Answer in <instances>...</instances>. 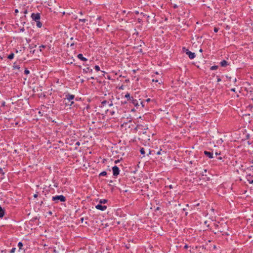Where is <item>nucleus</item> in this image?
<instances>
[{"label":"nucleus","instance_id":"6e6552de","mask_svg":"<svg viewBox=\"0 0 253 253\" xmlns=\"http://www.w3.org/2000/svg\"><path fill=\"white\" fill-rule=\"evenodd\" d=\"M204 154L205 155H206L207 157H208L210 158H212L213 157L212 152H210L205 151Z\"/></svg>","mask_w":253,"mask_h":253},{"label":"nucleus","instance_id":"a19ab883","mask_svg":"<svg viewBox=\"0 0 253 253\" xmlns=\"http://www.w3.org/2000/svg\"><path fill=\"white\" fill-rule=\"evenodd\" d=\"M109 106L110 107H111V106H113V103H112V102H111L109 104Z\"/></svg>","mask_w":253,"mask_h":253},{"label":"nucleus","instance_id":"de8ad7c7","mask_svg":"<svg viewBox=\"0 0 253 253\" xmlns=\"http://www.w3.org/2000/svg\"><path fill=\"white\" fill-rule=\"evenodd\" d=\"M169 188H170V189L172 188V185H170L169 186Z\"/></svg>","mask_w":253,"mask_h":253},{"label":"nucleus","instance_id":"f704fd0d","mask_svg":"<svg viewBox=\"0 0 253 253\" xmlns=\"http://www.w3.org/2000/svg\"><path fill=\"white\" fill-rule=\"evenodd\" d=\"M215 155H216V156H217V155H220V152H219V153H218V152H215Z\"/></svg>","mask_w":253,"mask_h":253},{"label":"nucleus","instance_id":"a878e982","mask_svg":"<svg viewBox=\"0 0 253 253\" xmlns=\"http://www.w3.org/2000/svg\"><path fill=\"white\" fill-rule=\"evenodd\" d=\"M36 45L30 44V45H29V48H30L31 49H32V48H34V47H36Z\"/></svg>","mask_w":253,"mask_h":253},{"label":"nucleus","instance_id":"3c124183","mask_svg":"<svg viewBox=\"0 0 253 253\" xmlns=\"http://www.w3.org/2000/svg\"><path fill=\"white\" fill-rule=\"evenodd\" d=\"M37 196V195L36 194L34 195V197H36Z\"/></svg>","mask_w":253,"mask_h":253},{"label":"nucleus","instance_id":"09e8293b","mask_svg":"<svg viewBox=\"0 0 253 253\" xmlns=\"http://www.w3.org/2000/svg\"><path fill=\"white\" fill-rule=\"evenodd\" d=\"M74 45V43H73L71 44V46H73Z\"/></svg>","mask_w":253,"mask_h":253},{"label":"nucleus","instance_id":"bb28decb","mask_svg":"<svg viewBox=\"0 0 253 253\" xmlns=\"http://www.w3.org/2000/svg\"><path fill=\"white\" fill-rule=\"evenodd\" d=\"M79 21L80 22H85V21H86V19H79Z\"/></svg>","mask_w":253,"mask_h":253},{"label":"nucleus","instance_id":"dca6fc26","mask_svg":"<svg viewBox=\"0 0 253 253\" xmlns=\"http://www.w3.org/2000/svg\"><path fill=\"white\" fill-rule=\"evenodd\" d=\"M218 68V66H212L211 67V70H216Z\"/></svg>","mask_w":253,"mask_h":253},{"label":"nucleus","instance_id":"7c9ffc66","mask_svg":"<svg viewBox=\"0 0 253 253\" xmlns=\"http://www.w3.org/2000/svg\"><path fill=\"white\" fill-rule=\"evenodd\" d=\"M106 103H107V101H106V100H104V101H102V104L103 105L105 104Z\"/></svg>","mask_w":253,"mask_h":253},{"label":"nucleus","instance_id":"4c0bfd02","mask_svg":"<svg viewBox=\"0 0 253 253\" xmlns=\"http://www.w3.org/2000/svg\"><path fill=\"white\" fill-rule=\"evenodd\" d=\"M76 144L79 146L80 145V142L78 141L77 142H76Z\"/></svg>","mask_w":253,"mask_h":253},{"label":"nucleus","instance_id":"c03bdc74","mask_svg":"<svg viewBox=\"0 0 253 253\" xmlns=\"http://www.w3.org/2000/svg\"><path fill=\"white\" fill-rule=\"evenodd\" d=\"M152 81H153V82H158V80H154V79H153V80H152Z\"/></svg>","mask_w":253,"mask_h":253},{"label":"nucleus","instance_id":"f03ea898","mask_svg":"<svg viewBox=\"0 0 253 253\" xmlns=\"http://www.w3.org/2000/svg\"><path fill=\"white\" fill-rule=\"evenodd\" d=\"M52 200L55 202V203H58L59 201L65 202L66 200V197L63 195H57L53 196Z\"/></svg>","mask_w":253,"mask_h":253},{"label":"nucleus","instance_id":"f257e3e1","mask_svg":"<svg viewBox=\"0 0 253 253\" xmlns=\"http://www.w3.org/2000/svg\"><path fill=\"white\" fill-rule=\"evenodd\" d=\"M218 232L222 233V235H227L228 226L226 223H218L216 225Z\"/></svg>","mask_w":253,"mask_h":253},{"label":"nucleus","instance_id":"20e7f679","mask_svg":"<svg viewBox=\"0 0 253 253\" xmlns=\"http://www.w3.org/2000/svg\"><path fill=\"white\" fill-rule=\"evenodd\" d=\"M31 18L36 22L39 21L40 20V14L39 13H32L31 15Z\"/></svg>","mask_w":253,"mask_h":253},{"label":"nucleus","instance_id":"e433bc0d","mask_svg":"<svg viewBox=\"0 0 253 253\" xmlns=\"http://www.w3.org/2000/svg\"><path fill=\"white\" fill-rule=\"evenodd\" d=\"M74 103V102L73 101H72V100L71 101V104H70V105L71 106Z\"/></svg>","mask_w":253,"mask_h":253},{"label":"nucleus","instance_id":"473e14b6","mask_svg":"<svg viewBox=\"0 0 253 253\" xmlns=\"http://www.w3.org/2000/svg\"><path fill=\"white\" fill-rule=\"evenodd\" d=\"M217 159L219 160H221L222 159V158L221 157H217Z\"/></svg>","mask_w":253,"mask_h":253},{"label":"nucleus","instance_id":"aec40b11","mask_svg":"<svg viewBox=\"0 0 253 253\" xmlns=\"http://www.w3.org/2000/svg\"><path fill=\"white\" fill-rule=\"evenodd\" d=\"M22 246H23V244L22 242H20L18 243V247L20 249H21L22 248Z\"/></svg>","mask_w":253,"mask_h":253},{"label":"nucleus","instance_id":"2eb2a0df","mask_svg":"<svg viewBox=\"0 0 253 253\" xmlns=\"http://www.w3.org/2000/svg\"><path fill=\"white\" fill-rule=\"evenodd\" d=\"M37 22V26L39 28H41L42 26V23L39 21H36Z\"/></svg>","mask_w":253,"mask_h":253},{"label":"nucleus","instance_id":"9b49d317","mask_svg":"<svg viewBox=\"0 0 253 253\" xmlns=\"http://www.w3.org/2000/svg\"><path fill=\"white\" fill-rule=\"evenodd\" d=\"M220 64L222 67H226L228 65V62L225 60L221 61Z\"/></svg>","mask_w":253,"mask_h":253},{"label":"nucleus","instance_id":"ea45409f","mask_svg":"<svg viewBox=\"0 0 253 253\" xmlns=\"http://www.w3.org/2000/svg\"><path fill=\"white\" fill-rule=\"evenodd\" d=\"M18 9H15V13H18Z\"/></svg>","mask_w":253,"mask_h":253},{"label":"nucleus","instance_id":"a211bd4d","mask_svg":"<svg viewBox=\"0 0 253 253\" xmlns=\"http://www.w3.org/2000/svg\"><path fill=\"white\" fill-rule=\"evenodd\" d=\"M106 174H107V172L105 171H103L99 174V175L100 176H105V175H106Z\"/></svg>","mask_w":253,"mask_h":253},{"label":"nucleus","instance_id":"b1692460","mask_svg":"<svg viewBox=\"0 0 253 253\" xmlns=\"http://www.w3.org/2000/svg\"><path fill=\"white\" fill-rule=\"evenodd\" d=\"M29 73H30V71L27 69H26L24 71V74L26 75H28Z\"/></svg>","mask_w":253,"mask_h":253},{"label":"nucleus","instance_id":"49530a36","mask_svg":"<svg viewBox=\"0 0 253 253\" xmlns=\"http://www.w3.org/2000/svg\"><path fill=\"white\" fill-rule=\"evenodd\" d=\"M31 52H32V53H34L35 52V50H31L30 51Z\"/></svg>","mask_w":253,"mask_h":253},{"label":"nucleus","instance_id":"f3484780","mask_svg":"<svg viewBox=\"0 0 253 253\" xmlns=\"http://www.w3.org/2000/svg\"><path fill=\"white\" fill-rule=\"evenodd\" d=\"M135 106L137 105V101L133 98V101H130Z\"/></svg>","mask_w":253,"mask_h":253},{"label":"nucleus","instance_id":"ddd939ff","mask_svg":"<svg viewBox=\"0 0 253 253\" xmlns=\"http://www.w3.org/2000/svg\"><path fill=\"white\" fill-rule=\"evenodd\" d=\"M107 200L106 199H101L99 201V203H100V204H105L107 203Z\"/></svg>","mask_w":253,"mask_h":253},{"label":"nucleus","instance_id":"f8f14e48","mask_svg":"<svg viewBox=\"0 0 253 253\" xmlns=\"http://www.w3.org/2000/svg\"><path fill=\"white\" fill-rule=\"evenodd\" d=\"M83 72L84 73H92V69L89 68V67H87L86 68H84L83 69Z\"/></svg>","mask_w":253,"mask_h":253},{"label":"nucleus","instance_id":"c9c22d12","mask_svg":"<svg viewBox=\"0 0 253 253\" xmlns=\"http://www.w3.org/2000/svg\"><path fill=\"white\" fill-rule=\"evenodd\" d=\"M231 90L232 91L235 92V88H233L231 89Z\"/></svg>","mask_w":253,"mask_h":253},{"label":"nucleus","instance_id":"4be33fe9","mask_svg":"<svg viewBox=\"0 0 253 253\" xmlns=\"http://www.w3.org/2000/svg\"><path fill=\"white\" fill-rule=\"evenodd\" d=\"M140 153L141 154L144 155L145 153V150L143 148L140 149Z\"/></svg>","mask_w":253,"mask_h":253},{"label":"nucleus","instance_id":"2f4dec72","mask_svg":"<svg viewBox=\"0 0 253 253\" xmlns=\"http://www.w3.org/2000/svg\"><path fill=\"white\" fill-rule=\"evenodd\" d=\"M214 31L215 32H217V31H218V29H217V28H214Z\"/></svg>","mask_w":253,"mask_h":253},{"label":"nucleus","instance_id":"a18cd8bd","mask_svg":"<svg viewBox=\"0 0 253 253\" xmlns=\"http://www.w3.org/2000/svg\"><path fill=\"white\" fill-rule=\"evenodd\" d=\"M147 102H149L150 101V98H148L147 99H146V100Z\"/></svg>","mask_w":253,"mask_h":253},{"label":"nucleus","instance_id":"58836bf2","mask_svg":"<svg viewBox=\"0 0 253 253\" xmlns=\"http://www.w3.org/2000/svg\"><path fill=\"white\" fill-rule=\"evenodd\" d=\"M249 182H250V183H253V180H249Z\"/></svg>","mask_w":253,"mask_h":253},{"label":"nucleus","instance_id":"1a4fd4ad","mask_svg":"<svg viewBox=\"0 0 253 253\" xmlns=\"http://www.w3.org/2000/svg\"><path fill=\"white\" fill-rule=\"evenodd\" d=\"M77 57L79 59H80L82 61H86L87 60V59L86 58L84 57L83 54L81 53L79 54Z\"/></svg>","mask_w":253,"mask_h":253},{"label":"nucleus","instance_id":"79ce46f5","mask_svg":"<svg viewBox=\"0 0 253 253\" xmlns=\"http://www.w3.org/2000/svg\"><path fill=\"white\" fill-rule=\"evenodd\" d=\"M24 14H26V13H27V9H26V10H24Z\"/></svg>","mask_w":253,"mask_h":253},{"label":"nucleus","instance_id":"6ab92c4d","mask_svg":"<svg viewBox=\"0 0 253 253\" xmlns=\"http://www.w3.org/2000/svg\"><path fill=\"white\" fill-rule=\"evenodd\" d=\"M13 67L14 69H20L19 66L16 65L15 63L14 64Z\"/></svg>","mask_w":253,"mask_h":253},{"label":"nucleus","instance_id":"37998d69","mask_svg":"<svg viewBox=\"0 0 253 253\" xmlns=\"http://www.w3.org/2000/svg\"><path fill=\"white\" fill-rule=\"evenodd\" d=\"M220 81H221V79L219 78H217V82H220Z\"/></svg>","mask_w":253,"mask_h":253},{"label":"nucleus","instance_id":"cd10ccee","mask_svg":"<svg viewBox=\"0 0 253 253\" xmlns=\"http://www.w3.org/2000/svg\"><path fill=\"white\" fill-rule=\"evenodd\" d=\"M155 153V151L154 150H150L149 149V154L151 155V154H154V153Z\"/></svg>","mask_w":253,"mask_h":253},{"label":"nucleus","instance_id":"5701e85b","mask_svg":"<svg viewBox=\"0 0 253 253\" xmlns=\"http://www.w3.org/2000/svg\"><path fill=\"white\" fill-rule=\"evenodd\" d=\"M45 47H46V46H45V45H41V46H40V51H42V49H43V48H45Z\"/></svg>","mask_w":253,"mask_h":253},{"label":"nucleus","instance_id":"7ed1b4c3","mask_svg":"<svg viewBox=\"0 0 253 253\" xmlns=\"http://www.w3.org/2000/svg\"><path fill=\"white\" fill-rule=\"evenodd\" d=\"M183 50L185 51L186 54L188 56L189 58L190 59H194L196 55L195 53L192 52L191 51H189L188 49H186L185 47L183 48Z\"/></svg>","mask_w":253,"mask_h":253},{"label":"nucleus","instance_id":"c85d7f7f","mask_svg":"<svg viewBox=\"0 0 253 253\" xmlns=\"http://www.w3.org/2000/svg\"><path fill=\"white\" fill-rule=\"evenodd\" d=\"M15 250H16V248H13L11 250H10V253H14L15 251Z\"/></svg>","mask_w":253,"mask_h":253},{"label":"nucleus","instance_id":"412c9836","mask_svg":"<svg viewBox=\"0 0 253 253\" xmlns=\"http://www.w3.org/2000/svg\"><path fill=\"white\" fill-rule=\"evenodd\" d=\"M94 69L97 72L100 71V67L98 65H95V67H94Z\"/></svg>","mask_w":253,"mask_h":253},{"label":"nucleus","instance_id":"0eeeda50","mask_svg":"<svg viewBox=\"0 0 253 253\" xmlns=\"http://www.w3.org/2000/svg\"><path fill=\"white\" fill-rule=\"evenodd\" d=\"M66 98L69 101H71L75 98V95L73 94H68L66 95Z\"/></svg>","mask_w":253,"mask_h":253},{"label":"nucleus","instance_id":"72a5a7b5","mask_svg":"<svg viewBox=\"0 0 253 253\" xmlns=\"http://www.w3.org/2000/svg\"><path fill=\"white\" fill-rule=\"evenodd\" d=\"M188 248V246L187 245H185L184 247V248L185 249H187Z\"/></svg>","mask_w":253,"mask_h":253},{"label":"nucleus","instance_id":"4468645a","mask_svg":"<svg viewBox=\"0 0 253 253\" xmlns=\"http://www.w3.org/2000/svg\"><path fill=\"white\" fill-rule=\"evenodd\" d=\"M14 53H10L8 56V58L10 60L11 59H12L14 57Z\"/></svg>","mask_w":253,"mask_h":253},{"label":"nucleus","instance_id":"9d476101","mask_svg":"<svg viewBox=\"0 0 253 253\" xmlns=\"http://www.w3.org/2000/svg\"><path fill=\"white\" fill-rule=\"evenodd\" d=\"M125 97L127 99L128 101H133V97H131L130 96V94L129 93H126L125 95Z\"/></svg>","mask_w":253,"mask_h":253},{"label":"nucleus","instance_id":"603ef678","mask_svg":"<svg viewBox=\"0 0 253 253\" xmlns=\"http://www.w3.org/2000/svg\"><path fill=\"white\" fill-rule=\"evenodd\" d=\"M141 104L143 106H144V105L143 104V102H141Z\"/></svg>","mask_w":253,"mask_h":253},{"label":"nucleus","instance_id":"39448f33","mask_svg":"<svg viewBox=\"0 0 253 253\" xmlns=\"http://www.w3.org/2000/svg\"><path fill=\"white\" fill-rule=\"evenodd\" d=\"M112 170H113V174L114 176H117L118 175H119L120 172V170L119 168L115 166L112 168Z\"/></svg>","mask_w":253,"mask_h":253},{"label":"nucleus","instance_id":"c756f323","mask_svg":"<svg viewBox=\"0 0 253 253\" xmlns=\"http://www.w3.org/2000/svg\"><path fill=\"white\" fill-rule=\"evenodd\" d=\"M161 151H162V150L161 149L160 150L158 151L157 153H156V154L157 155H161Z\"/></svg>","mask_w":253,"mask_h":253},{"label":"nucleus","instance_id":"423d86ee","mask_svg":"<svg viewBox=\"0 0 253 253\" xmlns=\"http://www.w3.org/2000/svg\"><path fill=\"white\" fill-rule=\"evenodd\" d=\"M95 208L97 210H99L102 211H105L107 209V207L106 206H102L101 204H98L95 206Z\"/></svg>","mask_w":253,"mask_h":253},{"label":"nucleus","instance_id":"393cba45","mask_svg":"<svg viewBox=\"0 0 253 253\" xmlns=\"http://www.w3.org/2000/svg\"><path fill=\"white\" fill-rule=\"evenodd\" d=\"M0 174H1V175H4V172L3 171L2 169L0 168Z\"/></svg>","mask_w":253,"mask_h":253},{"label":"nucleus","instance_id":"8fccbe9b","mask_svg":"<svg viewBox=\"0 0 253 253\" xmlns=\"http://www.w3.org/2000/svg\"><path fill=\"white\" fill-rule=\"evenodd\" d=\"M203 51L202 49H200V52H202Z\"/></svg>","mask_w":253,"mask_h":253}]
</instances>
